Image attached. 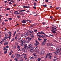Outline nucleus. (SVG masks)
Instances as JSON below:
<instances>
[{
    "label": "nucleus",
    "instance_id": "nucleus-47",
    "mask_svg": "<svg viewBox=\"0 0 61 61\" xmlns=\"http://www.w3.org/2000/svg\"><path fill=\"white\" fill-rule=\"evenodd\" d=\"M9 55L10 56H11V55H12V52H10V53L9 54Z\"/></svg>",
    "mask_w": 61,
    "mask_h": 61
},
{
    "label": "nucleus",
    "instance_id": "nucleus-29",
    "mask_svg": "<svg viewBox=\"0 0 61 61\" xmlns=\"http://www.w3.org/2000/svg\"><path fill=\"white\" fill-rule=\"evenodd\" d=\"M34 58V57L32 56L30 58V59H33Z\"/></svg>",
    "mask_w": 61,
    "mask_h": 61
},
{
    "label": "nucleus",
    "instance_id": "nucleus-38",
    "mask_svg": "<svg viewBox=\"0 0 61 61\" xmlns=\"http://www.w3.org/2000/svg\"><path fill=\"white\" fill-rule=\"evenodd\" d=\"M47 40V39H44V41H45V42H46V41Z\"/></svg>",
    "mask_w": 61,
    "mask_h": 61
},
{
    "label": "nucleus",
    "instance_id": "nucleus-8",
    "mask_svg": "<svg viewBox=\"0 0 61 61\" xmlns=\"http://www.w3.org/2000/svg\"><path fill=\"white\" fill-rule=\"evenodd\" d=\"M27 39H28V41H31L32 39V38H31L30 37H27L26 38Z\"/></svg>",
    "mask_w": 61,
    "mask_h": 61
},
{
    "label": "nucleus",
    "instance_id": "nucleus-16",
    "mask_svg": "<svg viewBox=\"0 0 61 61\" xmlns=\"http://www.w3.org/2000/svg\"><path fill=\"white\" fill-rule=\"evenodd\" d=\"M45 37V36L42 35H40V36H39V37L40 38V37Z\"/></svg>",
    "mask_w": 61,
    "mask_h": 61
},
{
    "label": "nucleus",
    "instance_id": "nucleus-64",
    "mask_svg": "<svg viewBox=\"0 0 61 61\" xmlns=\"http://www.w3.org/2000/svg\"><path fill=\"white\" fill-rule=\"evenodd\" d=\"M51 46H53L54 45L53 44H52L51 43Z\"/></svg>",
    "mask_w": 61,
    "mask_h": 61
},
{
    "label": "nucleus",
    "instance_id": "nucleus-58",
    "mask_svg": "<svg viewBox=\"0 0 61 61\" xmlns=\"http://www.w3.org/2000/svg\"><path fill=\"white\" fill-rule=\"evenodd\" d=\"M6 48H5V47H4V48H3V50H6Z\"/></svg>",
    "mask_w": 61,
    "mask_h": 61
},
{
    "label": "nucleus",
    "instance_id": "nucleus-19",
    "mask_svg": "<svg viewBox=\"0 0 61 61\" xmlns=\"http://www.w3.org/2000/svg\"><path fill=\"white\" fill-rule=\"evenodd\" d=\"M28 35V33H27L26 34H25L24 35L25 36V37H26V36H27Z\"/></svg>",
    "mask_w": 61,
    "mask_h": 61
},
{
    "label": "nucleus",
    "instance_id": "nucleus-27",
    "mask_svg": "<svg viewBox=\"0 0 61 61\" xmlns=\"http://www.w3.org/2000/svg\"><path fill=\"white\" fill-rule=\"evenodd\" d=\"M20 35V33H17L16 34V36H19Z\"/></svg>",
    "mask_w": 61,
    "mask_h": 61
},
{
    "label": "nucleus",
    "instance_id": "nucleus-40",
    "mask_svg": "<svg viewBox=\"0 0 61 61\" xmlns=\"http://www.w3.org/2000/svg\"><path fill=\"white\" fill-rule=\"evenodd\" d=\"M48 57V55L47 54V55H46V58H47Z\"/></svg>",
    "mask_w": 61,
    "mask_h": 61
},
{
    "label": "nucleus",
    "instance_id": "nucleus-62",
    "mask_svg": "<svg viewBox=\"0 0 61 61\" xmlns=\"http://www.w3.org/2000/svg\"><path fill=\"white\" fill-rule=\"evenodd\" d=\"M20 48V46H19L17 47V48Z\"/></svg>",
    "mask_w": 61,
    "mask_h": 61
},
{
    "label": "nucleus",
    "instance_id": "nucleus-32",
    "mask_svg": "<svg viewBox=\"0 0 61 61\" xmlns=\"http://www.w3.org/2000/svg\"><path fill=\"white\" fill-rule=\"evenodd\" d=\"M24 60H23V59H21L20 60H19V61H23Z\"/></svg>",
    "mask_w": 61,
    "mask_h": 61
},
{
    "label": "nucleus",
    "instance_id": "nucleus-7",
    "mask_svg": "<svg viewBox=\"0 0 61 61\" xmlns=\"http://www.w3.org/2000/svg\"><path fill=\"white\" fill-rule=\"evenodd\" d=\"M32 44H30L28 46V48H29L30 49L31 47H32Z\"/></svg>",
    "mask_w": 61,
    "mask_h": 61
},
{
    "label": "nucleus",
    "instance_id": "nucleus-41",
    "mask_svg": "<svg viewBox=\"0 0 61 61\" xmlns=\"http://www.w3.org/2000/svg\"><path fill=\"white\" fill-rule=\"evenodd\" d=\"M35 42H36V43H38V41L36 40H35Z\"/></svg>",
    "mask_w": 61,
    "mask_h": 61
},
{
    "label": "nucleus",
    "instance_id": "nucleus-59",
    "mask_svg": "<svg viewBox=\"0 0 61 61\" xmlns=\"http://www.w3.org/2000/svg\"><path fill=\"white\" fill-rule=\"evenodd\" d=\"M7 10H10V8H8L6 9Z\"/></svg>",
    "mask_w": 61,
    "mask_h": 61
},
{
    "label": "nucleus",
    "instance_id": "nucleus-22",
    "mask_svg": "<svg viewBox=\"0 0 61 61\" xmlns=\"http://www.w3.org/2000/svg\"><path fill=\"white\" fill-rule=\"evenodd\" d=\"M36 25L35 24H34L32 25V27H34L36 26Z\"/></svg>",
    "mask_w": 61,
    "mask_h": 61
},
{
    "label": "nucleus",
    "instance_id": "nucleus-39",
    "mask_svg": "<svg viewBox=\"0 0 61 61\" xmlns=\"http://www.w3.org/2000/svg\"><path fill=\"white\" fill-rule=\"evenodd\" d=\"M3 43V42L2 41H1V42H0V44H2Z\"/></svg>",
    "mask_w": 61,
    "mask_h": 61
},
{
    "label": "nucleus",
    "instance_id": "nucleus-20",
    "mask_svg": "<svg viewBox=\"0 0 61 61\" xmlns=\"http://www.w3.org/2000/svg\"><path fill=\"white\" fill-rule=\"evenodd\" d=\"M18 11H16L14 12V14L15 15H17Z\"/></svg>",
    "mask_w": 61,
    "mask_h": 61
},
{
    "label": "nucleus",
    "instance_id": "nucleus-4",
    "mask_svg": "<svg viewBox=\"0 0 61 61\" xmlns=\"http://www.w3.org/2000/svg\"><path fill=\"white\" fill-rule=\"evenodd\" d=\"M21 55L24 56V58H25L26 60H27V56L26 55V54H22Z\"/></svg>",
    "mask_w": 61,
    "mask_h": 61
},
{
    "label": "nucleus",
    "instance_id": "nucleus-13",
    "mask_svg": "<svg viewBox=\"0 0 61 61\" xmlns=\"http://www.w3.org/2000/svg\"><path fill=\"white\" fill-rule=\"evenodd\" d=\"M15 55H14L12 54L11 55V58H14V57H15Z\"/></svg>",
    "mask_w": 61,
    "mask_h": 61
},
{
    "label": "nucleus",
    "instance_id": "nucleus-1",
    "mask_svg": "<svg viewBox=\"0 0 61 61\" xmlns=\"http://www.w3.org/2000/svg\"><path fill=\"white\" fill-rule=\"evenodd\" d=\"M52 30H51V31L52 32V33H53V34H56V31H57L56 28L54 27H53L52 28Z\"/></svg>",
    "mask_w": 61,
    "mask_h": 61
},
{
    "label": "nucleus",
    "instance_id": "nucleus-18",
    "mask_svg": "<svg viewBox=\"0 0 61 61\" xmlns=\"http://www.w3.org/2000/svg\"><path fill=\"white\" fill-rule=\"evenodd\" d=\"M24 48H25V49H26V47H27V44H25L24 46Z\"/></svg>",
    "mask_w": 61,
    "mask_h": 61
},
{
    "label": "nucleus",
    "instance_id": "nucleus-5",
    "mask_svg": "<svg viewBox=\"0 0 61 61\" xmlns=\"http://www.w3.org/2000/svg\"><path fill=\"white\" fill-rule=\"evenodd\" d=\"M25 49L24 48H23L22 49V51L23 52H24L26 54L27 53V52L26 51V50H25Z\"/></svg>",
    "mask_w": 61,
    "mask_h": 61
},
{
    "label": "nucleus",
    "instance_id": "nucleus-10",
    "mask_svg": "<svg viewBox=\"0 0 61 61\" xmlns=\"http://www.w3.org/2000/svg\"><path fill=\"white\" fill-rule=\"evenodd\" d=\"M23 7L24 8H29L30 7H29V6H24Z\"/></svg>",
    "mask_w": 61,
    "mask_h": 61
},
{
    "label": "nucleus",
    "instance_id": "nucleus-54",
    "mask_svg": "<svg viewBox=\"0 0 61 61\" xmlns=\"http://www.w3.org/2000/svg\"><path fill=\"white\" fill-rule=\"evenodd\" d=\"M23 43H22V44H21V46H23L24 45V44H23Z\"/></svg>",
    "mask_w": 61,
    "mask_h": 61
},
{
    "label": "nucleus",
    "instance_id": "nucleus-14",
    "mask_svg": "<svg viewBox=\"0 0 61 61\" xmlns=\"http://www.w3.org/2000/svg\"><path fill=\"white\" fill-rule=\"evenodd\" d=\"M22 22L23 24H25L26 23V20H23L22 21Z\"/></svg>",
    "mask_w": 61,
    "mask_h": 61
},
{
    "label": "nucleus",
    "instance_id": "nucleus-43",
    "mask_svg": "<svg viewBox=\"0 0 61 61\" xmlns=\"http://www.w3.org/2000/svg\"><path fill=\"white\" fill-rule=\"evenodd\" d=\"M7 53V52L5 51L4 52V54H6V53Z\"/></svg>",
    "mask_w": 61,
    "mask_h": 61
},
{
    "label": "nucleus",
    "instance_id": "nucleus-60",
    "mask_svg": "<svg viewBox=\"0 0 61 61\" xmlns=\"http://www.w3.org/2000/svg\"><path fill=\"white\" fill-rule=\"evenodd\" d=\"M40 34H37V36H40Z\"/></svg>",
    "mask_w": 61,
    "mask_h": 61
},
{
    "label": "nucleus",
    "instance_id": "nucleus-21",
    "mask_svg": "<svg viewBox=\"0 0 61 61\" xmlns=\"http://www.w3.org/2000/svg\"><path fill=\"white\" fill-rule=\"evenodd\" d=\"M52 53H49L48 54H47V55L48 56H51V55H52Z\"/></svg>",
    "mask_w": 61,
    "mask_h": 61
},
{
    "label": "nucleus",
    "instance_id": "nucleus-46",
    "mask_svg": "<svg viewBox=\"0 0 61 61\" xmlns=\"http://www.w3.org/2000/svg\"><path fill=\"white\" fill-rule=\"evenodd\" d=\"M17 36H16L15 38V39H17Z\"/></svg>",
    "mask_w": 61,
    "mask_h": 61
},
{
    "label": "nucleus",
    "instance_id": "nucleus-2",
    "mask_svg": "<svg viewBox=\"0 0 61 61\" xmlns=\"http://www.w3.org/2000/svg\"><path fill=\"white\" fill-rule=\"evenodd\" d=\"M60 50H58L54 52V53L55 54H56V55H57V56H58V55H59V53H60Z\"/></svg>",
    "mask_w": 61,
    "mask_h": 61
},
{
    "label": "nucleus",
    "instance_id": "nucleus-63",
    "mask_svg": "<svg viewBox=\"0 0 61 61\" xmlns=\"http://www.w3.org/2000/svg\"><path fill=\"white\" fill-rule=\"evenodd\" d=\"M2 24L3 25H5V23L4 22H2Z\"/></svg>",
    "mask_w": 61,
    "mask_h": 61
},
{
    "label": "nucleus",
    "instance_id": "nucleus-33",
    "mask_svg": "<svg viewBox=\"0 0 61 61\" xmlns=\"http://www.w3.org/2000/svg\"><path fill=\"white\" fill-rule=\"evenodd\" d=\"M36 4V3H34V6H36L37 5Z\"/></svg>",
    "mask_w": 61,
    "mask_h": 61
},
{
    "label": "nucleus",
    "instance_id": "nucleus-35",
    "mask_svg": "<svg viewBox=\"0 0 61 61\" xmlns=\"http://www.w3.org/2000/svg\"><path fill=\"white\" fill-rule=\"evenodd\" d=\"M5 39L3 38L2 39V42H5Z\"/></svg>",
    "mask_w": 61,
    "mask_h": 61
},
{
    "label": "nucleus",
    "instance_id": "nucleus-11",
    "mask_svg": "<svg viewBox=\"0 0 61 61\" xmlns=\"http://www.w3.org/2000/svg\"><path fill=\"white\" fill-rule=\"evenodd\" d=\"M21 43H23L24 44L25 43V41L24 40H22L21 41Z\"/></svg>",
    "mask_w": 61,
    "mask_h": 61
},
{
    "label": "nucleus",
    "instance_id": "nucleus-42",
    "mask_svg": "<svg viewBox=\"0 0 61 61\" xmlns=\"http://www.w3.org/2000/svg\"><path fill=\"white\" fill-rule=\"evenodd\" d=\"M11 37V36H9L8 37V38H9V39H10V38Z\"/></svg>",
    "mask_w": 61,
    "mask_h": 61
},
{
    "label": "nucleus",
    "instance_id": "nucleus-48",
    "mask_svg": "<svg viewBox=\"0 0 61 61\" xmlns=\"http://www.w3.org/2000/svg\"><path fill=\"white\" fill-rule=\"evenodd\" d=\"M14 60H16V61L17 60V58H15L14 59Z\"/></svg>",
    "mask_w": 61,
    "mask_h": 61
},
{
    "label": "nucleus",
    "instance_id": "nucleus-44",
    "mask_svg": "<svg viewBox=\"0 0 61 61\" xmlns=\"http://www.w3.org/2000/svg\"><path fill=\"white\" fill-rule=\"evenodd\" d=\"M17 50L18 51H20L21 50L20 49V48L18 49Z\"/></svg>",
    "mask_w": 61,
    "mask_h": 61
},
{
    "label": "nucleus",
    "instance_id": "nucleus-37",
    "mask_svg": "<svg viewBox=\"0 0 61 61\" xmlns=\"http://www.w3.org/2000/svg\"><path fill=\"white\" fill-rule=\"evenodd\" d=\"M34 32H37V30H34Z\"/></svg>",
    "mask_w": 61,
    "mask_h": 61
},
{
    "label": "nucleus",
    "instance_id": "nucleus-3",
    "mask_svg": "<svg viewBox=\"0 0 61 61\" xmlns=\"http://www.w3.org/2000/svg\"><path fill=\"white\" fill-rule=\"evenodd\" d=\"M30 52H34V47H31L30 49Z\"/></svg>",
    "mask_w": 61,
    "mask_h": 61
},
{
    "label": "nucleus",
    "instance_id": "nucleus-45",
    "mask_svg": "<svg viewBox=\"0 0 61 61\" xmlns=\"http://www.w3.org/2000/svg\"><path fill=\"white\" fill-rule=\"evenodd\" d=\"M13 48H14V49H15V48H16V46H14Z\"/></svg>",
    "mask_w": 61,
    "mask_h": 61
},
{
    "label": "nucleus",
    "instance_id": "nucleus-9",
    "mask_svg": "<svg viewBox=\"0 0 61 61\" xmlns=\"http://www.w3.org/2000/svg\"><path fill=\"white\" fill-rule=\"evenodd\" d=\"M39 45V42H36L34 44V45L35 46H36Z\"/></svg>",
    "mask_w": 61,
    "mask_h": 61
},
{
    "label": "nucleus",
    "instance_id": "nucleus-53",
    "mask_svg": "<svg viewBox=\"0 0 61 61\" xmlns=\"http://www.w3.org/2000/svg\"><path fill=\"white\" fill-rule=\"evenodd\" d=\"M8 3L9 4H10V5H11V4H12V3L10 2H9Z\"/></svg>",
    "mask_w": 61,
    "mask_h": 61
},
{
    "label": "nucleus",
    "instance_id": "nucleus-17",
    "mask_svg": "<svg viewBox=\"0 0 61 61\" xmlns=\"http://www.w3.org/2000/svg\"><path fill=\"white\" fill-rule=\"evenodd\" d=\"M30 36L32 38H34V34H30Z\"/></svg>",
    "mask_w": 61,
    "mask_h": 61
},
{
    "label": "nucleus",
    "instance_id": "nucleus-50",
    "mask_svg": "<svg viewBox=\"0 0 61 61\" xmlns=\"http://www.w3.org/2000/svg\"><path fill=\"white\" fill-rule=\"evenodd\" d=\"M45 2L47 3L48 2V0H45Z\"/></svg>",
    "mask_w": 61,
    "mask_h": 61
},
{
    "label": "nucleus",
    "instance_id": "nucleus-55",
    "mask_svg": "<svg viewBox=\"0 0 61 61\" xmlns=\"http://www.w3.org/2000/svg\"><path fill=\"white\" fill-rule=\"evenodd\" d=\"M42 24H43V25H45L46 24V23L44 22H43Z\"/></svg>",
    "mask_w": 61,
    "mask_h": 61
},
{
    "label": "nucleus",
    "instance_id": "nucleus-34",
    "mask_svg": "<svg viewBox=\"0 0 61 61\" xmlns=\"http://www.w3.org/2000/svg\"><path fill=\"white\" fill-rule=\"evenodd\" d=\"M29 33H33V31H29Z\"/></svg>",
    "mask_w": 61,
    "mask_h": 61
},
{
    "label": "nucleus",
    "instance_id": "nucleus-24",
    "mask_svg": "<svg viewBox=\"0 0 61 61\" xmlns=\"http://www.w3.org/2000/svg\"><path fill=\"white\" fill-rule=\"evenodd\" d=\"M41 60V58H39L38 59L37 61H40Z\"/></svg>",
    "mask_w": 61,
    "mask_h": 61
},
{
    "label": "nucleus",
    "instance_id": "nucleus-15",
    "mask_svg": "<svg viewBox=\"0 0 61 61\" xmlns=\"http://www.w3.org/2000/svg\"><path fill=\"white\" fill-rule=\"evenodd\" d=\"M45 44H46V41H43V42L42 43V45L44 46V45H45Z\"/></svg>",
    "mask_w": 61,
    "mask_h": 61
},
{
    "label": "nucleus",
    "instance_id": "nucleus-25",
    "mask_svg": "<svg viewBox=\"0 0 61 61\" xmlns=\"http://www.w3.org/2000/svg\"><path fill=\"white\" fill-rule=\"evenodd\" d=\"M10 1L11 2H12V3H15V1L13 0H11Z\"/></svg>",
    "mask_w": 61,
    "mask_h": 61
},
{
    "label": "nucleus",
    "instance_id": "nucleus-26",
    "mask_svg": "<svg viewBox=\"0 0 61 61\" xmlns=\"http://www.w3.org/2000/svg\"><path fill=\"white\" fill-rule=\"evenodd\" d=\"M16 31H15L13 34V36H15V34H16Z\"/></svg>",
    "mask_w": 61,
    "mask_h": 61
},
{
    "label": "nucleus",
    "instance_id": "nucleus-30",
    "mask_svg": "<svg viewBox=\"0 0 61 61\" xmlns=\"http://www.w3.org/2000/svg\"><path fill=\"white\" fill-rule=\"evenodd\" d=\"M43 6L44 7H46L47 6V5H43Z\"/></svg>",
    "mask_w": 61,
    "mask_h": 61
},
{
    "label": "nucleus",
    "instance_id": "nucleus-12",
    "mask_svg": "<svg viewBox=\"0 0 61 61\" xmlns=\"http://www.w3.org/2000/svg\"><path fill=\"white\" fill-rule=\"evenodd\" d=\"M17 58H19L20 57V54H19L17 55Z\"/></svg>",
    "mask_w": 61,
    "mask_h": 61
},
{
    "label": "nucleus",
    "instance_id": "nucleus-57",
    "mask_svg": "<svg viewBox=\"0 0 61 61\" xmlns=\"http://www.w3.org/2000/svg\"><path fill=\"white\" fill-rule=\"evenodd\" d=\"M50 18H51V19L53 18V16H50Z\"/></svg>",
    "mask_w": 61,
    "mask_h": 61
},
{
    "label": "nucleus",
    "instance_id": "nucleus-31",
    "mask_svg": "<svg viewBox=\"0 0 61 61\" xmlns=\"http://www.w3.org/2000/svg\"><path fill=\"white\" fill-rule=\"evenodd\" d=\"M52 26L53 27H55L56 28H57L56 27V26H54V25H52Z\"/></svg>",
    "mask_w": 61,
    "mask_h": 61
},
{
    "label": "nucleus",
    "instance_id": "nucleus-36",
    "mask_svg": "<svg viewBox=\"0 0 61 61\" xmlns=\"http://www.w3.org/2000/svg\"><path fill=\"white\" fill-rule=\"evenodd\" d=\"M56 50L57 51L59 50V48L57 47L56 48Z\"/></svg>",
    "mask_w": 61,
    "mask_h": 61
},
{
    "label": "nucleus",
    "instance_id": "nucleus-28",
    "mask_svg": "<svg viewBox=\"0 0 61 61\" xmlns=\"http://www.w3.org/2000/svg\"><path fill=\"white\" fill-rule=\"evenodd\" d=\"M8 34H9V35L11 36V35L12 34V33L11 32H8Z\"/></svg>",
    "mask_w": 61,
    "mask_h": 61
},
{
    "label": "nucleus",
    "instance_id": "nucleus-6",
    "mask_svg": "<svg viewBox=\"0 0 61 61\" xmlns=\"http://www.w3.org/2000/svg\"><path fill=\"white\" fill-rule=\"evenodd\" d=\"M44 53H45V51L44 50H42L41 53V55H43Z\"/></svg>",
    "mask_w": 61,
    "mask_h": 61
},
{
    "label": "nucleus",
    "instance_id": "nucleus-51",
    "mask_svg": "<svg viewBox=\"0 0 61 61\" xmlns=\"http://www.w3.org/2000/svg\"><path fill=\"white\" fill-rule=\"evenodd\" d=\"M8 19H9V20H11L12 19V18H9Z\"/></svg>",
    "mask_w": 61,
    "mask_h": 61
},
{
    "label": "nucleus",
    "instance_id": "nucleus-49",
    "mask_svg": "<svg viewBox=\"0 0 61 61\" xmlns=\"http://www.w3.org/2000/svg\"><path fill=\"white\" fill-rule=\"evenodd\" d=\"M38 40H39L40 41V40H42V39H40L39 38H38Z\"/></svg>",
    "mask_w": 61,
    "mask_h": 61
},
{
    "label": "nucleus",
    "instance_id": "nucleus-61",
    "mask_svg": "<svg viewBox=\"0 0 61 61\" xmlns=\"http://www.w3.org/2000/svg\"><path fill=\"white\" fill-rule=\"evenodd\" d=\"M14 40H15V39H14L13 38L12 39L11 41H13Z\"/></svg>",
    "mask_w": 61,
    "mask_h": 61
},
{
    "label": "nucleus",
    "instance_id": "nucleus-56",
    "mask_svg": "<svg viewBox=\"0 0 61 61\" xmlns=\"http://www.w3.org/2000/svg\"><path fill=\"white\" fill-rule=\"evenodd\" d=\"M59 7H57L56 8V9H59Z\"/></svg>",
    "mask_w": 61,
    "mask_h": 61
},
{
    "label": "nucleus",
    "instance_id": "nucleus-52",
    "mask_svg": "<svg viewBox=\"0 0 61 61\" xmlns=\"http://www.w3.org/2000/svg\"><path fill=\"white\" fill-rule=\"evenodd\" d=\"M45 35L46 36V37H50L47 35Z\"/></svg>",
    "mask_w": 61,
    "mask_h": 61
},
{
    "label": "nucleus",
    "instance_id": "nucleus-23",
    "mask_svg": "<svg viewBox=\"0 0 61 61\" xmlns=\"http://www.w3.org/2000/svg\"><path fill=\"white\" fill-rule=\"evenodd\" d=\"M8 42L7 41L4 44V45H7L8 44Z\"/></svg>",
    "mask_w": 61,
    "mask_h": 61
}]
</instances>
